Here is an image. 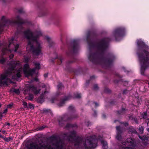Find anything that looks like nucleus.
Returning a JSON list of instances; mask_svg holds the SVG:
<instances>
[{
  "mask_svg": "<svg viewBox=\"0 0 149 149\" xmlns=\"http://www.w3.org/2000/svg\"><path fill=\"white\" fill-rule=\"evenodd\" d=\"M110 39L107 38H104L97 43L93 42L88 43L89 53L88 55V59L92 63L101 65L104 67H109L112 64L115 57L111 55L107 60L100 57L106 51Z\"/></svg>",
  "mask_w": 149,
  "mask_h": 149,
  "instance_id": "1",
  "label": "nucleus"
},
{
  "mask_svg": "<svg viewBox=\"0 0 149 149\" xmlns=\"http://www.w3.org/2000/svg\"><path fill=\"white\" fill-rule=\"evenodd\" d=\"M24 37L28 40L26 49L27 51L31 52L33 55L38 56L42 54V42L38 38L42 35L41 30L36 29L33 32L28 29L23 32Z\"/></svg>",
  "mask_w": 149,
  "mask_h": 149,
  "instance_id": "2",
  "label": "nucleus"
},
{
  "mask_svg": "<svg viewBox=\"0 0 149 149\" xmlns=\"http://www.w3.org/2000/svg\"><path fill=\"white\" fill-rule=\"evenodd\" d=\"M65 135L70 141L74 143L76 149H92L97 146L96 141L91 136L82 138L77 136L74 131Z\"/></svg>",
  "mask_w": 149,
  "mask_h": 149,
  "instance_id": "3",
  "label": "nucleus"
},
{
  "mask_svg": "<svg viewBox=\"0 0 149 149\" xmlns=\"http://www.w3.org/2000/svg\"><path fill=\"white\" fill-rule=\"evenodd\" d=\"M11 66L5 74L0 77V85H7L11 82L10 79L17 80L21 77L23 71L22 66L19 61H13L11 63Z\"/></svg>",
  "mask_w": 149,
  "mask_h": 149,
  "instance_id": "4",
  "label": "nucleus"
},
{
  "mask_svg": "<svg viewBox=\"0 0 149 149\" xmlns=\"http://www.w3.org/2000/svg\"><path fill=\"white\" fill-rule=\"evenodd\" d=\"M27 22V21L22 19L19 15L16 16L15 17L11 19H7L5 16H3L0 20V33L2 31L4 26L13 25L17 24L19 25L17 33V34H20L23 28L21 25Z\"/></svg>",
  "mask_w": 149,
  "mask_h": 149,
  "instance_id": "5",
  "label": "nucleus"
},
{
  "mask_svg": "<svg viewBox=\"0 0 149 149\" xmlns=\"http://www.w3.org/2000/svg\"><path fill=\"white\" fill-rule=\"evenodd\" d=\"M56 143H53L52 146L50 145H45L43 142L39 144L32 143L28 146V149H71L70 146H65L61 141H55Z\"/></svg>",
  "mask_w": 149,
  "mask_h": 149,
  "instance_id": "6",
  "label": "nucleus"
},
{
  "mask_svg": "<svg viewBox=\"0 0 149 149\" xmlns=\"http://www.w3.org/2000/svg\"><path fill=\"white\" fill-rule=\"evenodd\" d=\"M16 40L14 38L8 40L9 44H4L3 46V48L2 50V54L3 55L8 52L11 53L13 52H16L19 47V44L15 43Z\"/></svg>",
  "mask_w": 149,
  "mask_h": 149,
  "instance_id": "7",
  "label": "nucleus"
},
{
  "mask_svg": "<svg viewBox=\"0 0 149 149\" xmlns=\"http://www.w3.org/2000/svg\"><path fill=\"white\" fill-rule=\"evenodd\" d=\"M34 63L35 66V68L32 69L29 68V65L28 64H26L24 65L23 72L27 77L30 76H32L34 73L36 69H38L40 68V64L39 62H34Z\"/></svg>",
  "mask_w": 149,
  "mask_h": 149,
  "instance_id": "8",
  "label": "nucleus"
},
{
  "mask_svg": "<svg viewBox=\"0 0 149 149\" xmlns=\"http://www.w3.org/2000/svg\"><path fill=\"white\" fill-rule=\"evenodd\" d=\"M32 81H33L31 80V82H28V83L26 84L24 91L25 94H29L30 92H32L35 94H37L39 93L40 89L34 87L31 83Z\"/></svg>",
  "mask_w": 149,
  "mask_h": 149,
  "instance_id": "9",
  "label": "nucleus"
},
{
  "mask_svg": "<svg viewBox=\"0 0 149 149\" xmlns=\"http://www.w3.org/2000/svg\"><path fill=\"white\" fill-rule=\"evenodd\" d=\"M125 29L124 27H119L114 30L112 33V36L117 40H118L124 34Z\"/></svg>",
  "mask_w": 149,
  "mask_h": 149,
  "instance_id": "10",
  "label": "nucleus"
},
{
  "mask_svg": "<svg viewBox=\"0 0 149 149\" xmlns=\"http://www.w3.org/2000/svg\"><path fill=\"white\" fill-rule=\"evenodd\" d=\"M123 146L122 149H134L135 143L134 141L131 138L127 139L126 142L122 143Z\"/></svg>",
  "mask_w": 149,
  "mask_h": 149,
  "instance_id": "11",
  "label": "nucleus"
},
{
  "mask_svg": "<svg viewBox=\"0 0 149 149\" xmlns=\"http://www.w3.org/2000/svg\"><path fill=\"white\" fill-rule=\"evenodd\" d=\"M79 46L77 42L76 41L72 42L71 43V47H69L68 50L66 51V53L67 55H69L71 53L76 52Z\"/></svg>",
  "mask_w": 149,
  "mask_h": 149,
  "instance_id": "12",
  "label": "nucleus"
},
{
  "mask_svg": "<svg viewBox=\"0 0 149 149\" xmlns=\"http://www.w3.org/2000/svg\"><path fill=\"white\" fill-rule=\"evenodd\" d=\"M72 117H70L69 115L67 114L64 115L62 118V120L63 121H65L70 119L73 118H75L77 116V115L76 114H74L72 115Z\"/></svg>",
  "mask_w": 149,
  "mask_h": 149,
  "instance_id": "13",
  "label": "nucleus"
},
{
  "mask_svg": "<svg viewBox=\"0 0 149 149\" xmlns=\"http://www.w3.org/2000/svg\"><path fill=\"white\" fill-rule=\"evenodd\" d=\"M139 137L141 139L144 145L146 146L149 144V141L148 140V138L145 136H143L142 137L139 136Z\"/></svg>",
  "mask_w": 149,
  "mask_h": 149,
  "instance_id": "14",
  "label": "nucleus"
},
{
  "mask_svg": "<svg viewBox=\"0 0 149 149\" xmlns=\"http://www.w3.org/2000/svg\"><path fill=\"white\" fill-rule=\"evenodd\" d=\"M117 135L116 136V139L118 140H120L121 139V130L120 126H116Z\"/></svg>",
  "mask_w": 149,
  "mask_h": 149,
  "instance_id": "15",
  "label": "nucleus"
},
{
  "mask_svg": "<svg viewBox=\"0 0 149 149\" xmlns=\"http://www.w3.org/2000/svg\"><path fill=\"white\" fill-rule=\"evenodd\" d=\"M99 139L100 140L101 143L102 145V148L104 149H107L108 148V146L107 142L102 139L101 140L100 138Z\"/></svg>",
  "mask_w": 149,
  "mask_h": 149,
  "instance_id": "16",
  "label": "nucleus"
},
{
  "mask_svg": "<svg viewBox=\"0 0 149 149\" xmlns=\"http://www.w3.org/2000/svg\"><path fill=\"white\" fill-rule=\"evenodd\" d=\"M44 38L47 40L49 47H50L51 46L50 44L53 43L52 38L47 36H45Z\"/></svg>",
  "mask_w": 149,
  "mask_h": 149,
  "instance_id": "17",
  "label": "nucleus"
},
{
  "mask_svg": "<svg viewBox=\"0 0 149 149\" xmlns=\"http://www.w3.org/2000/svg\"><path fill=\"white\" fill-rule=\"evenodd\" d=\"M42 88H45V91L44 93H42V94L40 96V97L42 99L44 97L43 95H44V94H45L46 93H48V91H46L47 90L48 87H47V86H46L44 84L43 85H42Z\"/></svg>",
  "mask_w": 149,
  "mask_h": 149,
  "instance_id": "18",
  "label": "nucleus"
},
{
  "mask_svg": "<svg viewBox=\"0 0 149 149\" xmlns=\"http://www.w3.org/2000/svg\"><path fill=\"white\" fill-rule=\"evenodd\" d=\"M72 97L71 95H69L68 96L65 97L61 101L62 104H63L65 101L68 100L72 98Z\"/></svg>",
  "mask_w": 149,
  "mask_h": 149,
  "instance_id": "19",
  "label": "nucleus"
},
{
  "mask_svg": "<svg viewBox=\"0 0 149 149\" xmlns=\"http://www.w3.org/2000/svg\"><path fill=\"white\" fill-rule=\"evenodd\" d=\"M68 110L70 111H73L75 110V108L73 105H70L69 107Z\"/></svg>",
  "mask_w": 149,
  "mask_h": 149,
  "instance_id": "20",
  "label": "nucleus"
},
{
  "mask_svg": "<svg viewBox=\"0 0 149 149\" xmlns=\"http://www.w3.org/2000/svg\"><path fill=\"white\" fill-rule=\"evenodd\" d=\"M81 95L80 94H79L78 93H75L74 94L73 97L77 98H80L81 97Z\"/></svg>",
  "mask_w": 149,
  "mask_h": 149,
  "instance_id": "21",
  "label": "nucleus"
},
{
  "mask_svg": "<svg viewBox=\"0 0 149 149\" xmlns=\"http://www.w3.org/2000/svg\"><path fill=\"white\" fill-rule=\"evenodd\" d=\"M57 87L58 89H62L63 87V86L62 84L60 83H58L57 86Z\"/></svg>",
  "mask_w": 149,
  "mask_h": 149,
  "instance_id": "22",
  "label": "nucleus"
},
{
  "mask_svg": "<svg viewBox=\"0 0 149 149\" xmlns=\"http://www.w3.org/2000/svg\"><path fill=\"white\" fill-rule=\"evenodd\" d=\"M144 129L143 127H141L139 128V131L141 134H142L143 132Z\"/></svg>",
  "mask_w": 149,
  "mask_h": 149,
  "instance_id": "23",
  "label": "nucleus"
},
{
  "mask_svg": "<svg viewBox=\"0 0 149 149\" xmlns=\"http://www.w3.org/2000/svg\"><path fill=\"white\" fill-rule=\"evenodd\" d=\"M30 57L29 56H26V57H24V61H25L26 62H28L29 59H30Z\"/></svg>",
  "mask_w": 149,
  "mask_h": 149,
  "instance_id": "24",
  "label": "nucleus"
},
{
  "mask_svg": "<svg viewBox=\"0 0 149 149\" xmlns=\"http://www.w3.org/2000/svg\"><path fill=\"white\" fill-rule=\"evenodd\" d=\"M33 95H30L29 96L28 99L30 100H33Z\"/></svg>",
  "mask_w": 149,
  "mask_h": 149,
  "instance_id": "25",
  "label": "nucleus"
},
{
  "mask_svg": "<svg viewBox=\"0 0 149 149\" xmlns=\"http://www.w3.org/2000/svg\"><path fill=\"white\" fill-rule=\"evenodd\" d=\"M6 61V59L4 58H2L0 60V63H3Z\"/></svg>",
  "mask_w": 149,
  "mask_h": 149,
  "instance_id": "26",
  "label": "nucleus"
},
{
  "mask_svg": "<svg viewBox=\"0 0 149 149\" xmlns=\"http://www.w3.org/2000/svg\"><path fill=\"white\" fill-rule=\"evenodd\" d=\"M13 91L17 93H19V89H15L13 90Z\"/></svg>",
  "mask_w": 149,
  "mask_h": 149,
  "instance_id": "27",
  "label": "nucleus"
},
{
  "mask_svg": "<svg viewBox=\"0 0 149 149\" xmlns=\"http://www.w3.org/2000/svg\"><path fill=\"white\" fill-rule=\"evenodd\" d=\"M13 105V103H11L7 105V107L8 108H10L12 107Z\"/></svg>",
  "mask_w": 149,
  "mask_h": 149,
  "instance_id": "28",
  "label": "nucleus"
},
{
  "mask_svg": "<svg viewBox=\"0 0 149 149\" xmlns=\"http://www.w3.org/2000/svg\"><path fill=\"white\" fill-rule=\"evenodd\" d=\"M59 61L61 63H58V64L60 65L61 63L62 62V61L63 59V58L61 57H60L59 58Z\"/></svg>",
  "mask_w": 149,
  "mask_h": 149,
  "instance_id": "29",
  "label": "nucleus"
},
{
  "mask_svg": "<svg viewBox=\"0 0 149 149\" xmlns=\"http://www.w3.org/2000/svg\"><path fill=\"white\" fill-rule=\"evenodd\" d=\"M28 107L30 108H33V104H31L29 103V104Z\"/></svg>",
  "mask_w": 149,
  "mask_h": 149,
  "instance_id": "30",
  "label": "nucleus"
},
{
  "mask_svg": "<svg viewBox=\"0 0 149 149\" xmlns=\"http://www.w3.org/2000/svg\"><path fill=\"white\" fill-rule=\"evenodd\" d=\"M18 12L19 13H22L24 12V10L22 9L21 8L18 10Z\"/></svg>",
  "mask_w": 149,
  "mask_h": 149,
  "instance_id": "31",
  "label": "nucleus"
},
{
  "mask_svg": "<svg viewBox=\"0 0 149 149\" xmlns=\"http://www.w3.org/2000/svg\"><path fill=\"white\" fill-rule=\"evenodd\" d=\"M23 105L24 107L26 108L27 107V103L25 102H24L23 103Z\"/></svg>",
  "mask_w": 149,
  "mask_h": 149,
  "instance_id": "32",
  "label": "nucleus"
},
{
  "mask_svg": "<svg viewBox=\"0 0 149 149\" xmlns=\"http://www.w3.org/2000/svg\"><path fill=\"white\" fill-rule=\"evenodd\" d=\"M93 105L95 107H97L99 105V104L96 102H93Z\"/></svg>",
  "mask_w": 149,
  "mask_h": 149,
  "instance_id": "33",
  "label": "nucleus"
},
{
  "mask_svg": "<svg viewBox=\"0 0 149 149\" xmlns=\"http://www.w3.org/2000/svg\"><path fill=\"white\" fill-rule=\"evenodd\" d=\"M130 129H131V130H130V131L132 132H134L135 130L132 127H131L130 128Z\"/></svg>",
  "mask_w": 149,
  "mask_h": 149,
  "instance_id": "34",
  "label": "nucleus"
},
{
  "mask_svg": "<svg viewBox=\"0 0 149 149\" xmlns=\"http://www.w3.org/2000/svg\"><path fill=\"white\" fill-rule=\"evenodd\" d=\"M73 126L72 125L69 124H68L66 126V127H72Z\"/></svg>",
  "mask_w": 149,
  "mask_h": 149,
  "instance_id": "35",
  "label": "nucleus"
},
{
  "mask_svg": "<svg viewBox=\"0 0 149 149\" xmlns=\"http://www.w3.org/2000/svg\"><path fill=\"white\" fill-rule=\"evenodd\" d=\"M45 126H44V125L43 126H42L40 127L39 129V130H42L43 129H44L45 128Z\"/></svg>",
  "mask_w": 149,
  "mask_h": 149,
  "instance_id": "36",
  "label": "nucleus"
},
{
  "mask_svg": "<svg viewBox=\"0 0 149 149\" xmlns=\"http://www.w3.org/2000/svg\"><path fill=\"white\" fill-rule=\"evenodd\" d=\"M143 117L144 118H146V113H144L142 115Z\"/></svg>",
  "mask_w": 149,
  "mask_h": 149,
  "instance_id": "37",
  "label": "nucleus"
},
{
  "mask_svg": "<svg viewBox=\"0 0 149 149\" xmlns=\"http://www.w3.org/2000/svg\"><path fill=\"white\" fill-rule=\"evenodd\" d=\"M14 55L13 54H11L10 56H9V58L10 59H11V58H13V56H14Z\"/></svg>",
  "mask_w": 149,
  "mask_h": 149,
  "instance_id": "38",
  "label": "nucleus"
},
{
  "mask_svg": "<svg viewBox=\"0 0 149 149\" xmlns=\"http://www.w3.org/2000/svg\"><path fill=\"white\" fill-rule=\"evenodd\" d=\"M98 88V86L96 84L94 86V88L96 90Z\"/></svg>",
  "mask_w": 149,
  "mask_h": 149,
  "instance_id": "39",
  "label": "nucleus"
},
{
  "mask_svg": "<svg viewBox=\"0 0 149 149\" xmlns=\"http://www.w3.org/2000/svg\"><path fill=\"white\" fill-rule=\"evenodd\" d=\"M90 123L89 121H87L85 122V124L87 126H88L89 125Z\"/></svg>",
  "mask_w": 149,
  "mask_h": 149,
  "instance_id": "40",
  "label": "nucleus"
},
{
  "mask_svg": "<svg viewBox=\"0 0 149 149\" xmlns=\"http://www.w3.org/2000/svg\"><path fill=\"white\" fill-rule=\"evenodd\" d=\"M7 109H6L4 110L3 113H3H6L7 112Z\"/></svg>",
  "mask_w": 149,
  "mask_h": 149,
  "instance_id": "41",
  "label": "nucleus"
},
{
  "mask_svg": "<svg viewBox=\"0 0 149 149\" xmlns=\"http://www.w3.org/2000/svg\"><path fill=\"white\" fill-rule=\"evenodd\" d=\"M127 92V90H124L123 91V94H126Z\"/></svg>",
  "mask_w": 149,
  "mask_h": 149,
  "instance_id": "42",
  "label": "nucleus"
},
{
  "mask_svg": "<svg viewBox=\"0 0 149 149\" xmlns=\"http://www.w3.org/2000/svg\"><path fill=\"white\" fill-rule=\"evenodd\" d=\"M2 132L3 134H6V132L5 130H3L2 131Z\"/></svg>",
  "mask_w": 149,
  "mask_h": 149,
  "instance_id": "43",
  "label": "nucleus"
},
{
  "mask_svg": "<svg viewBox=\"0 0 149 149\" xmlns=\"http://www.w3.org/2000/svg\"><path fill=\"white\" fill-rule=\"evenodd\" d=\"M3 113H0V118H1L3 116Z\"/></svg>",
  "mask_w": 149,
  "mask_h": 149,
  "instance_id": "44",
  "label": "nucleus"
},
{
  "mask_svg": "<svg viewBox=\"0 0 149 149\" xmlns=\"http://www.w3.org/2000/svg\"><path fill=\"white\" fill-rule=\"evenodd\" d=\"M44 76L46 78L47 77V74H44Z\"/></svg>",
  "mask_w": 149,
  "mask_h": 149,
  "instance_id": "45",
  "label": "nucleus"
},
{
  "mask_svg": "<svg viewBox=\"0 0 149 149\" xmlns=\"http://www.w3.org/2000/svg\"><path fill=\"white\" fill-rule=\"evenodd\" d=\"M45 111H46V112H50L51 110H49V109H47V110H46Z\"/></svg>",
  "mask_w": 149,
  "mask_h": 149,
  "instance_id": "46",
  "label": "nucleus"
},
{
  "mask_svg": "<svg viewBox=\"0 0 149 149\" xmlns=\"http://www.w3.org/2000/svg\"><path fill=\"white\" fill-rule=\"evenodd\" d=\"M124 125L125 126H126L128 125V123H125L124 124Z\"/></svg>",
  "mask_w": 149,
  "mask_h": 149,
  "instance_id": "47",
  "label": "nucleus"
},
{
  "mask_svg": "<svg viewBox=\"0 0 149 149\" xmlns=\"http://www.w3.org/2000/svg\"><path fill=\"white\" fill-rule=\"evenodd\" d=\"M10 125V124L9 123H6L5 124V125Z\"/></svg>",
  "mask_w": 149,
  "mask_h": 149,
  "instance_id": "48",
  "label": "nucleus"
},
{
  "mask_svg": "<svg viewBox=\"0 0 149 149\" xmlns=\"http://www.w3.org/2000/svg\"><path fill=\"white\" fill-rule=\"evenodd\" d=\"M122 69H123V70H124V71L125 72H126V71H125V68H124V67H123L122 68Z\"/></svg>",
  "mask_w": 149,
  "mask_h": 149,
  "instance_id": "49",
  "label": "nucleus"
},
{
  "mask_svg": "<svg viewBox=\"0 0 149 149\" xmlns=\"http://www.w3.org/2000/svg\"><path fill=\"white\" fill-rule=\"evenodd\" d=\"M38 80V79H37V78H35L34 79V81H37Z\"/></svg>",
  "mask_w": 149,
  "mask_h": 149,
  "instance_id": "50",
  "label": "nucleus"
},
{
  "mask_svg": "<svg viewBox=\"0 0 149 149\" xmlns=\"http://www.w3.org/2000/svg\"><path fill=\"white\" fill-rule=\"evenodd\" d=\"M94 113H95V114H94V116H95L96 115V112L95 111H94Z\"/></svg>",
  "mask_w": 149,
  "mask_h": 149,
  "instance_id": "51",
  "label": "nucleus"
},
{
  "mask_svg": "<svg viewBox=\"0 0 149 149\" xmlns=\"http://www.w3.org/2000/svg\"><path fill=\"white\" fill-rule=\"evenodd\" d=\"M147 130L148 132H149V128H147Z\"/></svg>",
  "mask_w": 149,
  "mask_h": 149,
  "instance_id": "52",
  "label": "nucleus"
},
{
  "mask_svg": "<svg viewBox=\"0 0 149 149\" xmlns=\"http://www.w3.org/2000/svg\"><path fill=\"white\" fill-rule=\"evenodd\" d=\"M103 117L104 118H105V116H104V115H103Z\"/></svg>",
  "mask_w": 149,
  "mask_h": 149,
  "instance_id": "53",
  "label": "nucleus"
},
{
  "mask_svg": "<svg viewBox=\"0 0 149 149\" xmlns=\"http://www.w3.org/2000/svg\"><path fill=\"white\" fill-rule=\"evenodd\" d=\"M88 36H87V40H88Z\"/></svg>",
  "mask_w": 149,
  "mask_h": 149,
  "instance_id": "54",
  "label": "nucleus"
},
{
  "mask_svg": "<svg viewBox=\"0 0 149 149\" xmlns=\"http://www.w3.org/2000/svg\"><path fill=\"white\" fill-rule=\"evenodd\" d=\"M8 139H6V141H8Z\"/></svg>",
  "mask_w": 149,
  "mask_h": 149,
  "instance_id": "55",
  "label": "nucleus"
},
{
  "mask_svg": "<svg viewBox=\"0 0 149 149\" xmlns=\"http://www.w3.org/2000/svg\"><path fill=\"white\" fill-rule=\"evenodd\" d=\"M47 87H48V88L47 89V90L48 89V88H49V87H49V86H47Z\"/></svg>",
  "mask_w": 149,
  "mask_h": 149,
  "instance_id": "56",
  "label": "nucleus"
},
{
  "mask_svg": "<svg viewBox=\"0 0 149 149\" xmlns=\"http://www.w3.org/2000/svg\"><path fill=\"white\" fill-rule=\"evenodd\" d=\"M1 44H0V46H1Z\"/></svg>",
  "mask_w": 149,
  "mask_h": 149,
  "instance_id": "57",
  "label": "nucleus"
},
{
  "mask_svg": "<svg viewBox=\"0 0 149 149\" xmlns=\"http://www.w3.org/2000/svg\"><path fill=\"white\" fill-rule=\"evenodd\" d=\"M1 107V104H0V107Z\"/></svg>",
  "mask_w": 149,
  "mask_h": 149,
  "instance_id": "58",
  "label": "nucleus"
},
{
  "mask_svg": "<svg viewBox=\"0 0 149 149\" xmlns=\"http://www.w3.org/2000/svg\"><path fill=\"white\" fill-rule=\"evenodd\" d=\"M116 120H115V121H114V122H116Z\"/></svg>",
  "mask_w": 149,
  "mask_h": 149,
  "instance_id": "59",
  "label": "nucleus"
},
{
  "mask_svg": "<svg viewBox=\"0 0 149 149\" xmlns=\"http://www.w3.org/2000/svg\"><path fill=\"white\" fill-rule=\"evenodd\" d=\"M1 130H0V132H1Z\"/></svg>",
  "mask_w": 149,
  "mask_h": 149,
  "instance_id": "60",
  "label": "nucleus"
}]
</instances>
